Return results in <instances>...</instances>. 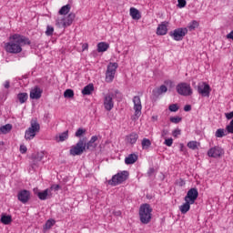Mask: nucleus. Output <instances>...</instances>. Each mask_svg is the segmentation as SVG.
Segmentation results:
<instances>
[{"label":"nucleus","instance_id":"79ce46f5","mask_svg":"<svg viewBox=\"0 0 233 233\" xmlns=\"http://www.w3.org/2000/svg\"><path fill=\"white\" fill-rule=\"evenodd\" d=\"M168 110L170 112H177V110H179V106H177V104H172L168 106Z\"/></svg>","mask_w":233,"mask_h":233},{"label":"nucleus","instance_id":"4468645a","mask_svg":"<svg viewBox=\"0 0 233 233\" xmlns=\"http://www.w3.org/2000/svg\"><path fill=\"white\" fill-rule=\"evenodd\" d=\"M223 154H225V151L219 146H215L214 147H211L208 151V157H215V158L221 157V156H223Z\"/></svg>","mask_w":233,"mask_h":233},{"label":"nucleus","instance_id":"412c9836","mask_svg":"<svg viewBox=\"0 0 233 233\" xmlns=\"http://www.w3.org/2000/svg\"><path fill=\"white\" fill-rule=\"evenodd\" d=\"M167 90H168V88L167 87V86L162 85L159 87L155 88L153 90V95L156 96V97H157V96H161V94L167 93Z\"/></svg>","mask_w":233,"mask_h":233},{"label":"nucleus","instance_id":"6ab92c4d","mask_svg":"<svg viewBox=\"0 0 233 233\" xmlns=\"http://www.w3.org/2000/svg\"><path fill=\"white\" fill-rule=\"evenodd\" d=\"M137 139H139V135H137L136 132H133L126 137V141L129 145H136V143H137Z\"/></svg>","mask_w":233,"mask_h":233},{"label":"nucleus","instance_id":"a19ab883","mask_svg":"<svg viewBox=\"0 0 233 233\" xmlns=\"http://www.w3.org/2000/svg\"><path fill=\"white\" fill-rule=\"evenodd\" d=\"M46 35H54V26L52 25H47L46 30Z\"/></svg>","mask_w":233,"mask_h":233},{"label":"nucleus","instance_id":"9d476101","mask_svg":"<svg viewBox=\"0 0 233 233\" xmlns=\"http://www.w3.org/2000/svg\"><path fill=\"white\" fill-rule=\"evenodd\" d=\"M186 34H188V29L187 27L177 28L169 33V35L173 37L175 41H183Z\"/></svg>","mask_w":233,"mask_h":233},{"label":"nucleus","instance_id":"13d9d810","mask_svg":"<svg viewBox=\"0 0 233 233\" xmlns=\"http://www.w3.org/2000/svg\"><path fill=\"white\" fill-rule=\"evenodd\" d=\"M115 216H121V211L115 212Z\"/></svg>","mask_w":233,"mask_h":233},{"label":"nucleus","instance_id":"423d86ee","mask_svg":"<svg viewBox=\"0 0 233 233\" xmlns=\"http://www.w3.org/2000/svg\"><path fill=\"white\" fill-rule=\"evenodd\" d=\"M119 65L117 63L110 62L107 65V69L106 72V83H112L114 78L116 77V72L118 68Z\"/></svg>","mask_w":233,"mask_h":233},{"label":"nucleus","instance_id":"5701e85b","mask_svg":"<svg viewBox=\"0 0 233 233\" xmlns=\"http://www.w3.org/2000/svg\"><path fill=\"white\" fill-rule=\"evenodd\" d=\"M44 157H45V152L43 151H40L32 155V159L35 163H39V161H43Z\"/></svg>","mask_w":233,"mask_h":233},{"label":"nucleus","instance_id":"7c9ffc66","mask_svg":"<svg viewBox=\"0 0 233 233\" xmlns=\"http://www.w3.org/2000/svg\"><path fill=\"white\" fill-rule=\"evenodd\" d=\"M17 99L19 101V103H21V105H23V103H26L27 99H28V94L27 93H20L17 95Z\"/></svg>","mask_w":233,"mask_h":233},{"label":"nucleus","instance_id":"f704fd0d","mask_svg":"<svg viewBox=\"0 0 233 233\" xmlns=\"http://www.w3.org/2000/svg\"><path fill=\"white\" fill-rule=\"evenodd\" d=\"M198 26H199V23H198V21L193 20L191 23H189V25H187V28L192 31V30H196V28H198Z\"/></svg>","mask_w":233,"mask_h":233},{"label":"nucleus","instance_id":"1a4fd4ad","mask_svg":"<svg viewBox=\"0 0 233 233\" xmlns=\"http://www.w3.org/2000/svg\"><path fill=\"white\" fill-rule=\"evenodd\" d=\"M176 90L177 92V94H179V96H192L193 92H192V87L189 86V84H187L185 82L183 83H179L177 87Z\"/></svg>","mask_w":233,"mask_h":233},{"label":"nucleus","instance_id":"864d4df0","mask_svg":"<svg viewBox=\"0 0 233 233\" xmlns=\"http://www.w3.org/2000/svg\"><path fill=\"white\" fill-rule=\"evenodd\" d=\"M5 88H10V82L7 80L4 83Z\"/></svg>","mask_w":233,"mask_h":233},{"label":"nucleus","instance_id":"c9c22d12","mask_svg":"<svg viewBox=\"0 0 233 233\" xmlns=\"http://www.w3.org/2000/svg\"><path fill=\"white\" fill-rule=\"evenodd\" d=\"M198 146H199V143H198V141H190L187 143V147L191 148V150H196L198 148Z\"/></svg>","mask_w":233,"mask_h":233},{"label":"nucleus","instance_id":"f257e3e1","mask_svg":"<svg viewBox=\"0 0 233 233\" xmlns=\"http://www.w3.org/2000/svg\"><path fill=\"white\" fill-rule=\"evenodd\" d=\"M25 45H30V39L25 35L15 34L9 36V42L5 44V50L8 54H21Z\"/></svg>","mask_w":233,"mask_h":233},{"label":"nucleus","instance_id":"37998d69","mask_svg":"<svg viewBox=\"0 0 233 233\" xmlns=\"http://www.w3.org/2000/svg\"><path fill=\"white\" fill-rule=\"evenodd\" d=\"M177 3L178 8H185L187 6V0H177Z\"/></svg>","mask_w":233,"mask_h":233},{"label":"nucleus","instance_id":"8fccbe9b","mask_svg":"<svg viewBox=\"0 0 233 233\" xmlns=\"http://www.w3.org/2000/svg\"><path fill=\"white\" fill-rule=\"evenodd\" d=\"M154 167H150L147 171V176H152V174H154Z\"/></svg>","mask_w":233,"mask_h":233},{"label":"nucleus","instance_id":"603ef678","mask_svg":"<svg viewBox=\"0 0 233 233\" xmlns=\"http://www.w3.org/2000/svg\"><path fill=\"white\" fill-rule=\"evenodd\" d=\"M227 39H232L233 40V31H231L229 34L227 35Z\"/></svg>","mask_w":233,"mask_h":233},{"label":"nucleus","instance_id":"3c124183","mask_svg":"<svg viewBox=\"0 0 233 233\" xmlns=\"http://www.w3.org/2000/svg\"><path fill=\"white\" fill-rule=\"evenodd\" d=\"M51 188H52L53 190L57 191V190H59L60 187H59V185H53V186L51 187Z\"/></svg>","mask_w":233,"mask_h":233},{"label":"nucleus","instance_id":"ddd939ff","mask_svg":"<svg viewBox=\"0 0 233 233\" xmlns=\"http://www.w3.org/2000/svg\"><path fill=\"white\" fill-rule=\"evenodd\" d=\"M34 192L37 195L38 199H41V201H45L52 198V190L48 188L45 189L44 191H39L37 188H35Z\"/></svg>","mask_w":233,"mask_h":233},{"label":"nucleus","instance_id":"c756f323","mask_svg":"<svg viewBox=\"0 0 233 233\" xmlns=\"http://www.w3.org/2000/svg\"><path fill=\"white\" fill-rule=\"evenodd\" d=\"M70 8H72V6L70 5V4H67L60 8L58 14L60 15H66V14L70 12Z\"/></svg>","mask_w":233,"mask_h":233},{"label":"nucleus","instance_id":"6e6552de","mask_svg":"<svg viewBox=\"0 0 233 233\" xmlns=\"http://www.w3.org/2000/svg\"><path fill=\"white\" fill-rule=\"evenodd\" d=\"M76 19V14L70 13L65 18H57L56 19V26H59V28H66L74 23V20Z\"/></svg>","mask_w":233,"mask_h":233},{"label":"nucleus","instance_id":"20e7f679","mask_svg":"<svg viewBox=\"0 0 233 233\" xmlns=\"http://www.w3.org/2000/svg\"><path fill=\"white\" fill-rule=\"evenodd\" d=\"M127 179H128V171H122L113 176L107 183L111 187H117V185H121V183L127 181Z\"/></svg>","mask_w":233,"mask_h":233},{"label":"nucleus","instance_id":"473e14b6","mask_svg":"<svg viewBox=\"0 0 233 233\" xmlns=\"http://www.w3.org/2000/svg\"><path fill=\"white\" fill-rule=\"evenodd\" d=\"M10 130H12L11 124H6L0 127V132H2V134H8V132H10Z\"/></svg>","mask_w":233,"mask_h":233},{"label":"nucleus","instance_id":"4d7b16f0","mask_svg":"<svg viewBox=\"0 0 233 233\" xmlns=\"http://www.w3.org/2000/svg\"><path fill=\"white\" fill-rule=\"evenodd\" d=\"M167 85H169V86H174V82H172V81H167Z\"/></svg>","mask_w":233,"mask_h":233},{"label":"nucleus","instance_id":"f03ea898","mask_svg":"<svg viewBox=\"0 0 233 233\" xmlns=\"http://www.w3.org/2000/svg\"><path fill=\"white\" fill-rule=\"evenodd\" d=\"M139 218L143 225H148L152 220V208L150 204H142L139 208Z\"/></svg>","mask_w":233,"mask_h":233},{"label":"nucleus","instance_id":"a18cd8bd","mask_svg":"<svg viewBox=\"0 0 233 233\" xmlns=\"http://www.w3.org/2000/svg\"><path fill=\"white\" fill-rule=\"evenodd\" d=\"M27 150H28V148H26V146H25V145H21L20 146V152H21V154H26Z\"/></svg>","mask_w":233,"mask_h":233},{"label":"nucleus","instance_id":"f8f14e48","mask_svg":"<svg viewBox=\"0 0 233 233\" xmlns=\"http://www.w3.org/2000/svg\"><path fill=\"white\" fill-rule=\"evenodd\" d=\"M104 107L107 112L114 108V94L108 93L104 96Z\"/></svg>","mask_w":233,"mask_h":233},{"label":"nucleus","instance_id":"b1692460","mask_svg":"<svg viewBox=\"0 0 233 233\" xmlns=\"http://www.w3.org/2000/svg\"><path fill=\"white\" fill-rule=\"evenodd\" d=\"M110 48V45L107 44L106 42H100L97 44V52H106Z\"/></svg>","mask_w":233,"mask_h":233},{"label":"nucleus","instance_id":"c03bdc74","mask_svg":"<svg viewBox=\"0 0 233 233\" xmlns=\"http://www.w3.org/2000/svg\"><path fill=\"white\" fill-rule=\"evenodd\" d=\"M172 143H174L172 138H167L165 140V145H167V147H172Z\"/></svg>","mask_w":233,"mask_h":233},{"label":"nucleus","instance_id":"2eb2a0df","mask_svg":"<svg viewBox=\"0 0 233 233\" xmlns=\"http://www.w3.org/2000/svg\"><path fill=\"white\" fill-rule=\"evenodd\" d=\"M198 92L204 97H208L210 96V86L205 82H202L198 84Z\"/></svg>","mask_w":233,"mask_h":233},{"label":"nucleus","instance_id":"2f4dec72","mask_svg":"<svg viewBox=\"0 0 233 233\" xmlns=\"http://www.w3.org/2000/svg\"><path fill=\"white\" fill-rule=\"evenodd\" d=\"M66 139H68V131H65L63 133H61L58 137H56V141H66Z\"/></svg>","mask_w":233,"mask_h":233},{"label":"nucleus","instance_id":"39448f33","mask_svg":"<svg viewBox=\"0 0 233 233\" xmlns=\"http://www.w3.org/2000/svg\"><path fill=\"white\" fill-rule=\"evenodd\" d=\"M83 152H86L85 148V138H80L75 146L71 147L69 154L71 156H81Z\"/></svg>","mask_w":233,"mask_h":233},{"label":"nucleus","instance_id":"a211bd4d","mask_svg":"<svg viewBox=\"0 0 233 233\" xmlns=\"http://www.w3.org/2000/svg\"><path fill=\"white\" fill-rule=\"evenodd\" d=\"M167 32H168V23L167 22H162L160 25H158V26L157 28V35H167Z\"/></svg>","mask_w":233,"mask_h":233},{"label":"nucleus","instance_id":"f3484780","mask_svg":"<svg viewBox=\"0 0 233 233\" xmlns=\"http://www.w3.org/2000/svg\"><path fill=\"white\" fill-rule=\"evenodd\" d=\"M97 139V136H93L87 143L85 142L86 150H96V148H97V144H96Z\"/></svg>","mask_w":233,"mask_h":233},{"label":"nucleus","instance_id":"7ed1b4c3","mask_svg":"<svg viewBox=\"0 0 233 233\" xmlns=\"http://www.w3.org/2000/svg\"><path fill=\"white\" fill-rule=\"evenodd\" d=\"M41 126L38 124L37 119H32L31 126L25 130V139L26 141H31V139H34V137L39 134Z\"/></svg>","mask_w":233,"mask_h":233},{"label":"nucleus","instance_id":"0eeeda50","mask_svg":"<svg viewBox=\"0 0 233 233\" xmlns=\"http://www.w3.org/2000/svg\"><path fill=\"white\" fill-rule=\"evenodd\" d=\"M133 110H135L134 116H132L133 121H136L141 117V110H143V106L141 105V97L139 96H135L133 97Z\"/></svg>","mask_w":233,"mask_h":233},{"label":"nucleus","instance_id":"cd10ccee","mask_svg":"<svg viewBox=\"0 0 233 233\" xmlns=\"http://www.w3.org/2000/svg\"><path fill=\"white\" fill-rule=\"evenodd\" d=\"M142 149L143 150H148L150 147H152V141L148 138H143L141 141Z\"/></svg>","mask_w":233,"mask_h":233},{"label":"nucleus","instance_id":"58836bf2","mask_svg":"<svg viewBox=\"0 0 233 233\" xmlns=\"http://www.w3.org/2000/svg\"><path fill=\"white\" fill-rule=\"evenodd\" d=\"M86 134V129L85 128H78L75 133L76 137H81V136Z\"/></svg>","mask_w":233,"mask_h":233},{"label":"nucleus","instance_id":"4be33fe9","mask_svg":"<svg viewBox=\"0 0 233 233\" xmlns=\"http://www.w3.org/2000/svg\"><path fill=\"white\" fill-rule=\"evenodd\" d=\"M137 161V155L130 154L125 158L126 165H134Z\"/></svg>","mask_w":233,"mask_h":233},{"label":"nucleus","instance_id":"aec40b11","mask_svg":"<svg viewBox=\"0 0 233 233\" xmlns=\"http://www.w3.org/2000/svg\"><path fill=\"white\" fill-rule=\"evenodd\" d=\"M43 94V90L41 88L35 86L34 89L30 91V98L31 99H41V95Z\"/></svg>","mask_w":233,"mask_h":233},{"label":"nucleus","instance_id":"e433bc0d","mask_svg":"<svg viewBox=\"0 0 233 233\" xmlns=\"http://www.w3.org/2000/svg\"><path fill=\"white\" fill-rule=\"evenodd\" d=\"M169 121L171 123H174L175 125H177L178 123H181V121H183V118L180 116H171L169 118Z\"/></svg>","mask_w":233,"mask_h":233},{"label":"nucleus","instance_id":"72a5a7b5","mask_svg":"<svg viewBox=\"0 0 233 233\" xmlns=\"http://www.w3.org/2000/svg\"><path fill=\"white\" fill-rule=\"evenodd\" d=\"M54 225H56V220L54 219H49L46 222L44 228L46 230H49V228H52L54 227Z\"/></svg>","mask_w":233,"mask_h":233},{"label":"nucleus","instance_id":"9b49d317","mask_svg":"<svg viewBox=\"0 0 233 233\" xmlns=\"http://www.w3.org/2000/svg\"><path fill=\"white\" fill-rule=\"evenodd\" d=\"M198 196L199 192L198 191V188L192 187L187 191L186 197L184 198V201H187L194 205Z\"/></svg>","mask_w":233,"mask_h":233},{"label":"nucleus","instance_id":"de8ad7c7","mask_svg":"<svg viewBox=\"0 0 233 233\" xmlns=\"http://www.w3.org/2000/svg\"><path fill=\"white\" fill-rule=\"evenodd\" d=\"M192 110V106H190V105H186L185 106H184V111L185 112H190Z\"/></svg>","mask_w":233,"mask_h":233},{"label":"nucleus","instance_id":"a878e982","mask_svg":"<svg viewBox=\"0 0 233 233\" xmlns=\"http://www.w3.org/2000/svg\"><path fill=\"white\" fill-rule=\"evenodd\" d=\"M190 205H192L191 202L186 201L184 204H182L179 207V210L181 212V214H187V212H188V210H190Z\"/></svg>","mask_w":233,"mask_h":233},{"label":"nucleus","instance_id":"dca6fc26","mask_svg":"<svg viewBox=\"0 0 233 233\" xmlns=\"http://www.w3.org/2000/svg\"><path fill=\"white\" fill-rule=\"evenodd\" d=\"M18 201L26 204L30 201V192L26 189L20 190L17 195Z\"/></svg>","mask_w":233,"mask_h":233},{"label":"nucleus","instance_id":"c85d7f7f","mask_svg":"<svg viewBox=\"0 0 233 233\" xmlns=\"http://www.w3.org/2000/svg\"><path fill=\"white\" fill-rule=\"evenodd\" d=\"M0 221L4 225H10L12 223V216L2 214Z\"/></svg>","mask_w":233,"mask_h":233},{"label":"nucleus","instance_id":"ea45409f","mask_svg":"<svg viewBox=\"0 0 233 233\" xmlns=\"http://www.w3.org/2000/svg\"><path fill=\"white\" fill-rule=\"evenodd\" d=\"M215 136L216 137H225L227 135L225 134V129L219 128L216 131Z\"/></svg>","mask_w":233,"mask_h":233},{"label":"nucleus","instance_id":"6e6d98bb","mask_svg":"<svg viewBox=\"0 0 233 233\" xmlns=\"http://www.w3.org/2000/svg\"><path fill=\"white\" fill-rule=\"evenodd\" d=\"M168 134V131L167 130H163L162 131V136H167Z\"/></svg>","mask_w":233,"mask_h":233},{"label":"nucleus","instance_id":"393cba45","mask_svg":"<svg viewBox=\"0 0 233 233\" xmlns=\"http://www.w3.org/2000/svg\"><path fill=\"white\" fill-rule=\"evenodd\" d=\"M130 15H131L132 19H135L137 21L141 17V13H139V10H137L136 7H131L130 8Z\"/></svg>","mask_w":233,"mask_h":233},{"label":"nucleus","instance_id":"bb28decb","mask_svg":"<svg viewBox=\"0 0 233 233\" xmlns=\"http://www.w3.org/2000/svg\"><path fill=\"white\" fill-rule=\"evenodd\" d=\"M93 90H94V84H88L83 88L82 94L83 96H90Z\"/></svg>","mask_w":233,"mask_h":233},{"label":"nucleus","instance_id":"4c0bfd02","mask_svg":"<svg viewBox=\"0 0 233 233\" xmlns=\"http://www.w3.org/2000/svg\"><path fill=\"white\" fill-rule=\"evenodd\" d=\"M64 97H67V98H72L74 97V90L72 89H66L65 92H64Z\"/></svg>","mask_w":233,"mask_h":233},{"label":"nucleus","instance_id":"5fc2aeb1","mask_svg":"<svg viewBox=\"0 0 233 233\" xmlns=\"http://www.w3.org/2000/svg\"><path fill=\"white\" fill-rule=\"evenodd\" d=\"M82 49L83 50H87L88 49V44H83Z\"/></svg>","mask_w":233,"mask_h":233},{"label":"nucleus","instance_id":"09e8293b","mask_svg":"<svg viewBox=\"0 0 233 233\" xmlns=\"http://www.w3.org/2000/svg\"><path fill=\"white\" fill-rule=\"evenodd\" d=\"M226 117H227V119H232V117H233V111H231L229 113H226Z\"/></svg>","mask_w":233,"mask_h":233},{"label":"nucleus","instance_id":"49530a36","mask_svg":"<svg viewBox=\"0 0 233 233\" xmlns=\"http://www.w3.org/2000/svg\"><path fill=\"white\" fill-rule=\"evenodd\" d=\"M177 136H181V130L180 129H175L173 131V137H177Z\"/></svg>","mask_w":233,"mask_h":233}]
</instances>
